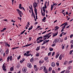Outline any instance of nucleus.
<instances>
[{"mask_svg":"<svg viewBox=\"0 0 73 73\" xmlns=\"http://www.w3.org/2000/svg\"><path fill=\"white\" fill-rule=\"evenodd\" d=\"M51 9L52 10H53V6L52 5H51Z\"/></svg>","mask_w":73,"mask_h":73,"instance_id":"nucleus-21","label":"nucleus"},{"mask_svg":"<svg viewBox=\"0 0 73 73\" xmlns=\"http://www.w3.org/2000/svg\"><path fill=\"white\" fill-rule=\"evenodd\" d=\"M3 70L4 71H6V70H7V69H6L5 68H3Z\"/></svg>","mask_w":73,"mask_h":73,"instance_id":"nucleus-38","label":"nucleus"},{"mask_svg":"<svg viewBox=\"0 0 73 73\" xmlns=\"http://www.w3.org/2000/svg\"><path fill=\"white\" fill-rule=\"evenodd\" d=\"M30 61L31 62H32L33 61V58H32L31 60H30Z\"/></svg>","mask_w":73,"mask_h":73,"instance_id":"nucleus-24","label":"nucleus"},{"mask_svg":"<svg viewBox=\"0 0 73 73\" xmlns=\"http://www.w3.org/2000/svg\"><path fill=\"white\" fill-rule=\"evenodd\" d=\"M56 65H57V66H59V63L56 62Z\"/></svg>","mask_w":73,"mask_h":73,"instance_id":"nucleus-42","label":"nucleus"},{"mask_svg":"<svg viewBox=\"0 0 73 73\" xmlns=\"http://www.w3.org/2000/svg\"><path fill=\"white\" fill-rule=\"evenodd\" d=\"M8 44H7V43L6 42V43H5V45L6 46H7V45H8Z\"/></svg>","mask_w":73,"mask_h":73,"instance_id":"nucleus-63","label":"nucleus"},{"mask_svg":"<svg viewBox=\"0 0 73 73\" xmlns=\"http://www.w3.org/2000/svg\"><path fill=\"white\" fill-rule=\"evenodd\" d=\"M66 62H64V65H66Z\"/></svg>","mask_w":73,"mask_h":73,"instance_id":"nucleus-56","label":"nucleus"},{"mask_svg":"<svg viewBox=\"0 0 73 73\" xmlns=\"http://www.w3.org/2000/svg\"><path fill=\"white\" fill-rule=\"evenodd\" d=\"M57 34H58V32H57V33H55L54 35H53V36L54 37H55L56 36H57Z\"/></svg>","mask_w":73,"mask_h":73,"instance_id":"nucleus-11","label":"nucleus"},{"mask_svg":"<svg viewBox=\"0 0 73 73\" xmlns=\"http://www.w3.org/2000/svg\"><path fill=\"white\" fill-rule=\"evenodd\" d=\"M26 30H24L23 32H21V34H20V35H23V33H24L25 32V31Z\"/></svg>","mask_w":73,"mask_h":73,"instance_id":"nucleus-16","label":"nucleus"},{"mask_svg":"<svg viewBox=\"0 0 73 73\" xmlns=\"http://www.w3.org/2000/svg\"><path fill=\"white\" fill-rule=\"evenodd\" d=\"M22 5H21V4H19V9H22L21 8V7H21Z\"/></svg>","mask_w":73,"mask_h":73,"instance_id":"nucleus-17","label":"nucleus"},{"mask_svg":"<svg viewBox=\"0 0 73 73\" xmlns=\"http://www.w3.org/2000/svg\"><path fill=\"white\" fill-rule=\"evenodd\" d=\"M43 38L42 36H40L39 37L37 38V39H36V41H38V40H39L40 39H42Z\"/></svg>","mask_w":73,"mask_h":73,"instance_id":"nucleus-7","label":"nucleus"},{"mask_svg":"<svg viewBox=\"0 0 73 73\" xmlns=\"http://www.w3.org/2000/svg\"><path fill=\"white\" fill-rule=\"evenodd\" d=\"M56 43H57V42H56V40H54V42H53V43H54V44H56Z\"/></svg>","mask_w":73,"mask_h":73,"instance_id":"nucleus-54","label":"nucleus"},{"mask_svg":"<svg viewBox=\"0 0 73 73\" xmlns=\"http://www.w3.org/2000/svg\"><path fill=\"white\" fill-rule=\"evenodd\" d=\"M65 70H64L62 71L60 73H64V72H65Z\"/></svg>","mask_w":73,"mask_h":73,"instance_id":"nucleus-55","label":"nucleus"},{"mask_svg":"<svg viewBox=\"0 0 73 73\" xmlns=\"http://www.w3.org/2000/svg\"><path fill=\"white\" fill-rule=\"evenodd\" d=\"M70 43H72V44H73V40L71 41Z\"/></svg>","mask_w":73,"mask_h":73,"instance_id":"nucleus-62","label":"nucleus"},{"mask_svg":"<svg viewBox=\"0 0 73 73\" xmlns=\"http://www.w3.org/2000/svg\"><path fill=\"white\" fill-rule=\"evenodd\" d=\"M29 41H31V40H32V37H31L30 38H29Z\"/></svg>","mask_w":73,"mask_h":73,"instance_id":"nucleus-59","label":"nucleus"},{"mask_svg":"<svg viewBox=\"0 0 73 73\" xmlns=\"http://www.w3.org/2000/svg\"><path fill=\"white\" fill-rule=\"evenodd\" d=\"M65 25H64L65 27H66V25H68V23L67 22L65 23Z\"/></svg>","mask_w":73,"mask_h":73,"instance_id":"nucleus-31","label":"nucleus"},{"mask_svg":"<svg viewBox=\"0 0 73 73\" xmlns=\"http://www.w3.org/2000/svg\"><path fill=\"white\" fill-rule=\"evenodd\" d=\"M36 57H38V56H39V53H37L36 54Z\"/></svg>","mask_w":73,"mask_h":73,"instance_id":"nucleus-32","label":"nucleus"},{"mask_svg":"<svg viewBox=\"0 0 73 73\" xmlns=\"http://www.w3.org/2000/svg\"><path fill=\"white\" fill-rule=\"evenodd\" d=\"M73 34H72L70 36V38H72V37H73Z\"/></svg>","mask_w":73,"mask_h":73,"instance_id":"nucleus-43","label":"nucleus"},{"mask_svg":"<svg viewBox=\"0 0 73 73\" xmlns=\"http://www.w3.org/2000/svg\"><path fill=\"white\" fill-rule=\"evenodd\" d=\"M52 73H56V72L54 71V70H52Z\"/></svg>","mask_w":73,"mask_h":73,"instance_id":"nucleus-45","label":"nucleus"},{"mask_svg":"<svg viewBox=\"0 0 73 73\" xmlns=\"http://www.w3.org/2000/svg\"><path fill=\"white\" fill-rule=\"evenodd\" d=\"M58 41H59V42H61V38H59V39H58Z\"/></svg>","mask_w":73,"mask_h":73,"instance_id":"nucleus-57","label":"nucleus"},{"mask_svg":"<svg viewBox=\"0 0 73 73\" xmlns=\"http://www.w3.org/2000/svg\"><path fill=\"white\" fill-rule=\"evenodd\" d=\"M13 67H11L10 68V71H12V70H13Z\"/></svg>","mask_w":73,"mask_h":73,"instance_id":"nucleus-20","label":"nucleus"},{"mask_svg":"<svg viewBox=\"0 0 73 73\" xmlns=\"http://www.w3.org/2000/svg\"><path fill=\"white\" fill-rule=\"evenodd\" d=\"M73 51V50H71V51H70V52H69V54H71L72 53V52Z\"/></svg>","mask_w":73,"mask_h":73,"instance_id":"nucleus-22","label":"nucleus"},{"mask_svg":"<svg viewBox=\"0 0 73 73\" xmlns=\"http://www.w3.org/2000/svg\"><path fill=\"white\" fill-rule=\"evenodd\" d=\"M48 59V57H47L44 58V60H45V61H46V60H47Z\"/></svg>","mask_w":73,"mask_h":73,"instance_id":"nucleus-19","label":"nucleus"},{"mask_svg":"<svg viewBox=\"0 0 73 73\" xmlns=\"http://www.w3.org/2000/svg\"><path fill=\"white\" fill-rule=\"evenodd\" d=\"M27 66L29 68H31L32 67V65L31 63H28L27 64Z\"/></svg>","mask_w":73,"mask_h":73,"instance_id":"nucleus-4","label":"nucleus"},{"mask_svg":"<svg viewBox=\"0 0 73 73\" xmlns=\"http://www.w3.org/2000/svg\"><path fill=\"white\" fill-rule=\"evenodd\" d=\"M55 53V52H53V53L52 54V56H53Z\"/></svg>","mask_w":73,"mask_h":73,"instance_id":"nucleus-40","label":"nucleus"},{"mask_svg":"<svg viewBox=\"0 0 73 73\" xmlns=\"http://www.w3.org/2000/svg\"><path fill=\"white\" fill-rule=\"evenodd\" d=\"M51 52H50L48 53V56H50L51 55Z\"/></svg>","mask_w":73,"mask_h":73,"instance_id":"nucleus-34","label":"nucleus"},{"mask_svg":"<svg viewBox=\"0 0 73 73\" xmlns=\"http://www.w3.org/2000/svg\"><path fill=\"white\" fill-rule=\"evenodd\" d=\"M39 63H40V64H42V63H43V62H42V61H39Z\"/></svg>","mask_w":73,"mask_h":73,"instance_id":"nucleus-48","label":"nucleus"},{"mask_svg":"<svg viewBox=\"0 0 73 73\" xmlns=\"http://www.w3.org/2000/svg\"><path fill=\"white\" fill-rule=\"evenodd\" d=\"M33 28V27H32V26H31V27H30L29 29V31H30V30H31Z\"/></svg>","mask_w":73,"mask_h":73,"instance_id":"nucleus-12","label":"nucleus"},{"mask_svg":"<svg viewBox=\"0 0 73 73\" xmlns=\"http://www.w3.org/2000/svg\"><path fill=\"white\" fill-rule=\"evenodd\" d=\"M9 59H10L9 58V57H8L7 58V62H8V61H9Z\"/></svg>","mask_w":73,"mask_h":73,"instance_id":"nucleus-37","label":"nucleus"},{"mask_svg":"<svg viewBox=\"0 0 73 73\" xmlns=\"http://www.w3.org/2000/svg\"><path fill=\"white\" fill-rule=\"evenodd\" d=\"M49 36V35H45L44 36H43V38H45V37H47Z\"/></svg>","mask_w":73,"mask_h":73,"instance_id":"nucleus-26","label":"nucleus"},{"mask_svg":"<svg viewBox=\"0 0 73 73\" xmlns=\"http://www.w3.org/2000/svg\"><path fill=\"white\" fill-rule=\"evenodd\" d=\"M44 42L42 44V45H43L44 44H46V42L45 41H44Z\"/></svg>","mask_w":73,"mask_h":73,"instance_id":"nucleus-39","label":"nucleus"},{"mask_svg":"<svg viewBox=\"0 0 73 73\" xmlns=\"http://www.w3.org/2000/svg\"><path fill=\"white\" fill-rule=\"evenodd\" d=\"M59 54H58L56 55V58H58V56H59Z\"/></svg>","mask_w":73,"mask_h":73,"instance_id":"nucleus-25","label":"nucleus"},{"mask_svg":"<svg viewBox=\"0 0 73 73\" xmlns=\"http://www.w3.org/2000/svg\"><path fill=\"white\" fill-rule=\"evenodd\" d=\"M37 6V4L36 2L34 3H33V7L34 8V10H36V7Z\"/></svg>","mask_w":73,"mask_h":73,"instance_id":"nucleus-1","label":"nucleus"},{"mask_svg":"<svg viewBox=\"0 0 73 73\" xmlns=\"http://www.w3.org/2000/svg\"><path fill=\"white\" fill-rule=\"evenodd\" d=\"M49 50L50 51H52V50H53V48H50Z\"/></svg>","mask_w":73,"mask_h":73,"instance_id":"nucleus-29","label":"nucleus"},{"mask_svg":"<svg viewBox=\"0 0 73 73\" xmlns=\"http://www.w3.org/2000/svg\"><path fill=\"white\" fill-rule=\"evenodd\" d=\"M3 68H5V66L4 65V64H3Z\"/></svg>","mask_w":73,"mask_h":73,"instance_id":"nucleus-49","label":"nucleus"},{"mask_svg":"<svg viewBox=\"0 0 73 73\" xmlns=\"http://www.w3.org/2000/svg\"><path fill=\"white\" fill-rule=\"evenodd\" d=\"M46 3H47V2H46L45 3V4H44V7H45V9H46L47 8V7L46 6Z\"/></svg>","mask_w":73,"mask_h":73,"instance_id":"nucleus-14","label":"nucleus"},{"mask_svg":"<svg viewBox=\"0 0 73 73\" xmlns=\"http://www.w3.org/2000/svg\"><path fill=\"white\" fill-rule=\"evenodd\" d=\"M65 27L66 26H65L64 25L63 27H62V29H64V28H65Z\"/></svg>","mask_w":73,"mask_h":73,"instance_id":"nucleus-53","label":"nucleus"},{"mask_svg":"<svg viewBox=\"0 0 73 73\" xmlns=\"http://www.w3.org/2000/svg\"><path fill=\"white\" fill-rule=\"evenodd\" d=\"M52 68L51 67H50L49 68V71H50L51 70H52Z\"/></svg>","mask_w":73,"mask_h":73,"instance_id":"nucleus-33","label":"nucleus"},{"mask_svg":"<svg viewBox=\"0 0 73 73\" xmlns=\"http://www.w3.org/2000/svg\"><path fill=\"white\" fill-rule=\"evenodd\" d=\"M29 52H30V51H27L26 52V53L27 54H29Z\"/></svg>","mask_w":73,"mask_h":73,"instance_id":"nucleus-47","label":"nucleus"},{"mask_svg":"<svg viewBox=\"0 0 73 73\" xmlns=\"http://www.w3.org/2000/svg\"><path fill=\"white\" fill-rule=\"evenodd\" d=\"M50 36H51V35H50L48 36V37L47 38V39L49 38Z\"/></svg>","mask_w":73,"mask_h":73,"instance_id":"nucleus-58","label":"nucleus"},{"mask_svg":"<svg viewBox=\"0 0 73 73\" xmlns=\"http://www.w3.org/2000/svg\"><path fill=\"white\" fill-rule=\"evenodd\" d=\"M21 8L22 9H23V10H24V11H25V9H24V8L23 7H21Z\"/></svg>","mask_w":73,"mask_h":73,"instance_id":"nucleus-30","label":"nucleus"},{"mask_svg":"<svg viewBox=\"0 0 73 73\" xmlns=\"http://www.w3.org/2000/svg\"><path fill=\"white\" fill-rule=\"evenodd\" d=\"M46 19V17H44L43 19H42V21H44L45 20V19Z\"/></svg>","mask_w":73,"mask_h":73,"instance_id":"nucleus-36","label":"nucleus"},{"mask_svg":"<svg viewBox=\"0 0 73 73\" xmlns=\"http://www.w3.org/2000/svg\"><path fill=\"white\" fill-rule=\"evenodd\" d=\"M55 65H56V64H55V63L54 62H53L51 64V66L52 67H54L55 66Z\"/></svg>","mask_w":73,"mask_h":73,"instance_id":"nucleus-8","label":"nucleus"},{"mask_svg":"<svg viewBox=\"0 0 73 73\" xmlns=\"http://www.w3.org/2000/svg\"><path fill=\"white\" fill-rule=\"evenodd\" d=\"M8 52H9V51L8 50V49H7L6 51V54H8Z\"/></svg>","mask_w":73,"mask_h":73,"instance_id":"nucleus-15","label":"nucleus"},{"mask_svg":"<svg viewBox=\"0 0 73 73\" xmlns=\"http://www.w3.org/2000/svg\"><path fill=\"white\" fill-rule=\"evenodd\" d=\"M56 42H57L58 41V39L57 38H56L54 40Z\"/></svg>","mask_w":73,"mask_h":73,"instance_id":"nucleus-13","label":"nucleus"},{"mask_svg":"<svg viewBox=\"0 0 73 73\" xmlns=\"http://www.w3.org/2000/svg\"><path fill=\"white\" fill-rule=\"evenodd\" d=\"M43 69L42 67H41L40 68L39 70H41V69Z\"/></svg>","mask_w":73,"mask_h":73,"instance_id":"nucleus-46","label":"nucleus"},{"mask_svg":"<svg viewBox=\"0 0 73 73\" xmlns=\"http://www.w3.org/2000/svg\"><path fill=\"white\" fill-rule=\"evenodd\" d=\"M71 68H72V66H69L68 68V70H69L70 69H71Z\"/></svg>","mask_w":73,"mask_h":73,"instance_id":"nucleus-23","label":"nucleus"},{"mask_svg":"<svg viewBox=\"0 0 73 73\" xmlns=\"http://www.w3.org/2000/svg\"><path fill=\"white\" fill-rule=\"evenodd\" d=\"M37 68V66L36 65H35L34 66V68Z\"/></svg>","mask_w":73,"mask_h":73,"instance_id":"nucleus-50","label":"nucleus"},{"mask_svg":"<svg viewBox=\"0 0 73 73\" xmlns=\"http://www.w3.org/2000/svg\"><path fill=\"white\" fill-rule=\"evenodd\" d=\"M62 57V55H60L59 57V59L60 60H61Z\"/></svg>","mask_w":73,"mask_h":73,"instance_id":"nucleus-9","label":"nucleus"},{"mask_svg":"<svg viewBox=\"0 0 73 73\" xmlns=\"http://www.w3.org/2000/svg\"><path fill=\"white\" fill-rule=\"evenodd\" d=\"M55 45H56V44H53L52 45V46H55Z\"/></svg>","mask_w":73,"mask_h":73,"instance_id":"nucleus-61","label":"nucleus"},{"mask_svg":"<svg viewBox=\"0 0 73 73\" xmlns=\"http://www.w3.org/2000/svg\"><path fill=\"white\" fill-rule=\"evenodd\" d=\"M43 41H44V40H40L39 41H37V43L38 44H39V43H40V42H42Z\"/></svg>","mask_w":73,"mask_h":73,"instance_id":"nucleus-6","label":"nucleus"},{"mask_svg":"<svg viewBox=\"0 0 73 73\" xmlns=\"http://www.w3.org/2000/svg\"><path fill=\"white\" fill-rule=\"evenodd\" d=\"M43 12H45L46 10L45 9H43Z\"/></svg>","mask_w":73,"mask_h":73,"instance_id":"nucleus-52","label":"nucleus"},{"mask_svg":"<svg viewBox=\"0 0 73 73\" xmlns=\"http://www.w3.org/2000/svg\"><path fill=\"white\" fill-rule=\"evenodd\" d=\"M10 61H12V56H10Z\"/></svg>","mask_w":73,"mask_h":73,"instance_id":"nucleus-18","label":"nucleus"},{"mask_svg":"<svg viewBox=\"0 0 73 73\" xmlns=\"http://www.w3.org/2000/svg\"><path fill=\"white\" fill-rule=\"evenodd\" d=\"M40 27H41L40 26H38L37 27V28H36V29H38V28H39Z\"/></svg>","mask_w":73,"mask_h":73,"instance_id":"nucleus-41","label":"nucleus"},{"mask_svg":"<svg viewBox=\"0 0 73 73\" xmlns=\"http://www.w3.org/2000/svg\"><path fill=\"white\" fill-rule=\"evenodd\" d=\"M17 12H18L19 15L20 14H21V13H22V12L21 11H20V10H19V9H17Z\"/></svg>","mask_w":73,"mask_h":73,"instance_id":"nucleus-5","label":"nucleus"},{"mask_svg":"<svg viewBox=\"0 0 73 73\" xmlns=\"http://www.w3.org/2000/svg\"><path fill=\"white\" fill-rule=\"evenodd\" d=\"M22 71L23 72H26V71H27V68L25 67L23 68L22 69Z\"/></svg>","mask_w":73,"mask_h":73,"instance_id":"nucleus-3","label":"nucleus"},{"mask_svg":"<svg viewBox=\"0 0 73 73\" xmlns=\"http://www.w3.org/2000/svg\"><path fill=\"white\" fill-rule=\"evenodd\" d=\"M60 37H62V34H60L59 36Z\"/></svg>","mask_w":73,"mask_h":73,"instance_id":"nucleus-64","label":"nucleus"},{"mask_svg":"<svg viewBox=\"0 0 73 73\" xmlns=\"http://www.w3.org/2000/svg\"><path fill=\"white\" fill-rule=\"evenodd\" d=\"M69 72H70V71H69V70H68L66 71V73H69Z\"/></svg>","mask_w":73,"mask_h":73,"instance_id":"nucleus-44","label":"nucleus"},{"mask_svg":"<svg viewBox=\"0 0 73 73\" xmlns=\"http://www.w3.org/2000/svg\"><path fill=\"white\" fill-rule=\"evenodd\" d=\"M71 49H72V48H73V44H71Z\"/></svg>","mask_w":73,"mask_h":73,"instance_id":"nucleus-60","label":"nucleus"},{"mask_svg":"<svg viewBox=\"0 0 73 73\" xmlns=\"http://www.w3.org/2000/svg\"><path fill=\"white\" fill-rule=\"evenodd\" d=\"M35 13V15L36 16H37V10H34Z\"/></svg>","mask_w":73,"mask_h":73,"instance_id":"nucleus-10","label":"nucleus"},{"mask_svg":"<svg viewBox=\"0 0 73 73\" xmlns=\"http://www.w3.org/2000/svg\"><path fill=\"white\" fill-rule=\"evenodd\" d=\"M43 71H44L45 73H48V70L46 69V67H44Z\"/></svg>","mask_w":73,"mask_h":73,"instance_id":"nucleus-2","label":"nucleus"},{"mask_svg":"<svg viewBox=\"0 0 73 73\" xmlns=\"http://www.w3.org/2000/svg\"><path fill=\"white\" fill-rule=\"evenodd\" d=\"M32 15H33L34 19H35L36 17H35V14H34V13H33V14L32 13Z\"/></svg>","mask_w":73,"mask_h":73,"instance_id":"nucleus-27","label":"nucleus"},{"mask_svg":"<svg viewBox=\"0 0 73 73\" xmlns=\"http://www.w3.org/2000/svg\"><path fill=\"white\" fill-rule=\"evenodd\" d=\"M21 58V56L20 55L19 57H17V59L19 60L20 58Z\"/></svg>","mask_w":73,"mask_h":73,"instance_id":"nucleus-35","label":"nucleus"},{"mask_svg":"<svg viewBox=\"0 0 73 73\" xmlns=\"http://www.w3.org/2000/svg\"><path fill=\"white\" fill-rule=\"evenodd\" d=\"M34 69L35 71H37L38 70V69H37V67L36 68H34Z\"/></svg>","mask_w":73,"mask_h":73,"instance_id":"nucleus-28","label":"nucleus"},{"mask_svg":"<svg viewBox=\"0 0 73 73\" xmlns=\"http://www.w3.org/2000/svg\"><path fill=\"white\" fill-rule=\"evenodd\" d=\"M31 11H32V13H33H33H33V9H31Z\"/></svg>","mask_w":73,"mask_h":73,"instance_id":"nucleus-51","label":"nucleus"}]
</instances>
